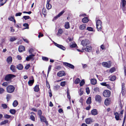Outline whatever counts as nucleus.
<instances>
[{"mask_svg":"<svg viewBox=\"0 0 126 126\" xmlns=\"http://www.w3.org/2000/svg\"><path fill=\"white\" fill-rule=\"evenodd\" d=\"M15 88V87L12 85H9L6 87V90L7 92L12 93L14 92Z\"/></svg>","mask_w":126,"mask_h":126,"instance_id":"obj_1","label":"nucleus"},{"mask_svg":"<svg viewBox=\"0 0 126 126\" xmlns=\"http://www.w3.org/2000/svg\"><path fill=\"white\" fill-rule=\"evenodd\" d=\"M15 77V76L12 74H9L6 76L4 78V80L6 81H9Z\"/></svg>","mask_w":126,"mask_h":126,"instance_id":"obj_2","label":"nucleus"},{"mask_svg":"<svg viewBox=\"0 0 126 126\" xmlns=\"http://www.w3.org/2000/svg\"><path fill=\"white\" fill-rule=\"evenodd\" d=\"M103 94L105 97H109L110 95L111 92L108 90H106L103 92Z\"/></svg>","mask_w":126,"mask_h":126,"instance_id":"obj_3","label":"nucleus"},{"mask_svg":"<svg viewBox=\"0 0 126 126\" xmlns=\"http://www.w3.org/2000/svg\"><path fill=\"white\" fill-rule=\"evenodd\" d=\"M102 65L104 67L109 68L111 66V63L110 62L108 63L106 62H104L102 63Z\"/></svg>","mask_w":126,"mask_h":126,"instance_id":"obj_4","label":"nucleus"},{"mask_svg":"<svg viewBox=\"0 0 126 126\" xmlns=\"http://www.w3.org/2000/svg\"><path fill=\"white\" fill-rule=\"evenodd\" d=\"M39 117L41 122H45L46 125L48 126V122L47 121L46 118L44 116L42 115Z\"/></svg>","mask_w":126,"mask_h":126,"instance_id":"obj_5","label":"nucleus"},{"mask_svg":"<svg viewBox=\"0 0 126 126\" xmlns=\"http://www.w3.org/2000/svg\"><path fill=\"white\" fill-rule=\"evenodd\" d=\"M63 63L65 66L69 67L70 68L74 69L75 68L73 65L68 63L64 62Z\"/></svg>","mask_w":126,"mask_h":126,"instance_id":"obj_6","label":"nucleus"},{"mask_svg":"<svg viewBox=\"0 0 126 126\" xmlns=\"http://www.w3.org/2000/svg\"><path fill=\"white\" fill-rule=\"evenodd\" d=\"M89 43V41L87 39L83 40L81 42V44L83 46H86Z\"/></svg>","mask_w":126,"mask_h":126,"instance_id":"obj_7","label":"nucleus"},{"mask_svg":"<svg viewBox=\"0 0 126 126\" xmlns=\"http://www.w3.org/2000/svg\"><path fill=\"white\" fill-rule=\"evenodd\" d=\"M54 43L55 45L61 49L63 50H65V48L62 45L58 44L55 42H54Z\"/></svg>","mask_w":126,"mask_h":126,"instance_id":"obj_8","label":"nucleus"},{"mask_svg":"<svg viewBox=\"0 0 126 126\" xmlns=\"http://www.w3.org/2000/svg\"><path fill=\"white\" fill-rule=\"evenodd\" d=\"M31 79L32 80H30L28 82V85L30 86H32L34 82V80L33 77L32 76H31Z\"/></svg>","mask_w":126,"mask_h":126,"instance_id":"obj_9","label":"nucleus"},{"mask_svg":"<svg viewBox=\"0 0 126 126\" xmlns=\"http://www.w3.org/2000/svg\"><path fill=\"white\" fill-rule=\"evenodd\" d=\"M95 99L96 102L100 103L101 101V98L100 95H97L95 96Z\"/></svg>","mask_w":126,"mask_h":126,"instance_id":"obj_10","label":"nucleus"},{"mask_svg":"<svg viewBox=\"0 0 126 126\" xmlns=\"http://www.w3.org/2000/svg\"><path fill=\"white\" fill-rule=\"evenodd\" d=\"M91 113L92 115H95L98 114V112L96 109H94L92 110Z\"/></svg>","mask_w":126,"mask_h":126,"instance_id":"obj_11","label":"nucleus"},{"mask_svg":"<svg viewBox=\"0 0 126 126\" xmlns=\"http://www.w3.org/2000/svg\"><path fill=\"white\" fill-rule=\"evenodd\" d=\"M18 50L19 52H22L23 51L25 50V47L23 46L20 45L19 47Z\"/></svg>","mask_w":126,"mask_h":126,"instance_id":"obj_12","label":"nucleus"},{"mask_svg":"<svg viewBox=\"0 0 126 126\" xmlns=\"http://www.w3.org/2000/svg\"><path fill=\"white\" fill-rule=\"evenodd\" d=\"M92 47L90 46H86V48L84 49L86 51H87L88 52H90L91 51Z\"/></svg>","mask_w":126,"mask_h":126,"instance_id":"obj_13","label":"nucleus"},{"mask_svg":"<svg viewBox=\"0 0 126 126\" xmlns=\"http://www.w3.org/2000/svg\"><path fill=\"white\" fill-rule=\"evenodd\" d=\"M110 98H107L104 101V104L105 105L107 106L110 104Z\"/></svg>","mask_w":126,"mask_h":126,"instance_id":"obj_14","label":"nucleus"},{"mask_svg":"<svg viewBox=\"0 0 126 126\" xmlns=\"http://www.w3.org/2000/svg\"><path fill=\"white\" fill-rule=\"evenodd\" d=\"M57 76L59 77H61L65 75L64 71H59L57 74Z\"/></svg>","mask_w":126,"mask_h":126,"instance_id":"obj_15","label":"nucleus"},{"mask_svg":"<svg viewBox=\"0 0 126 126\" xmlns=\"http://www.w3.org/2000/svg\"><path fill=\"white\" fill-rule=\"evenodd\" d=\"M34 54H31L29 56H27L26 58V60L27 61H29L30 60L32 59H33V57L34 56Z\"/></svg>","mask_w":126,"mask_h":126,"instance_id":"obj_16","label":"nucleus"},{"mask_svg":"<svg viewBox=\"0 0 126 126\" xmlns=\"http://www.w3.org/2000/svg\"><path fill=\"white\" fill-rule=\"evenodd\" d=\"M86 123L87 124H89L92 122V119L90 118H88L85 119Z\"/></svg>","mask_w":126,"mask_h":126,"instance_id":"obj_17","label":"nucleus"},{"mask_svg":"<svg viewBox=\"0 0 126 126\" xmlns=\"http://www.w3.org/2000/svg\"><path fill=\"white\" fill-rule=\"evenodd\" d=\"M114 115H115V118L116 120H121V119H119V114L118 112H115L114 113Z\"/></svg>","mask_w":126,"mask_h":126,"instance_id":"obj_18","label":"nucleus"},{"mask_svg":"<svg viewBox=\"0 0 126 126\" xmlns=\"http://www.w3.org/2000/svg\"><path fill=\"white\" fill-rule=\"evenodd\" d=\"M6 61L9 64L11 63L12 61V58L11 56L7 58Z\"/></svg>","mask_w":126,"mask_h":126,"instance_id":"obj_19","label":"nucleus"},{"mask_svg":"<svg viewBox=\"0 0 126 126\" xmlns=\"http://www.w3.org/2000/svg\"><path fill=\"white\" fill-rule=\"evenodd\" d=\"M121 3L122 4V8L124 9L126 5V1L125 0H121Z\"/></svg>","mask_w":126,"mask_h":126,"instance_id":"obj_20","label":"nucleus"},{"mask_svg":"<svg viewBox=\"0 0 126 126\" xmlns=\"http://www.w3.org/2000/svg\"><path fill=\"white\" fill-rule=\"evenodd\" d=\"M86 103L87 104L90 105L92 103L91 97L90 96H89L87 99Z\"/></svg>","mask_w":126,"mask_h":126,"instance_id":"obj_21","label":"nucleus"},{"mask_svg":"<svg viewBox=\"0 0 126 126\" xmlns=\"http://www.w3.org/2000/svg\"><path fill=\"white\" fill-rule=\"evenodd\" d=\"M40 89L39 88V85H36L34 88V91L35 92H37Z\"/></svg>","mask_w":126,"mask_h":126,"instance_id":"obj_22","label":"nucleus"},{"mask_svg":"<svg viewBox=\"0 0 126 126\" xmlns=\"http://www.w3.org/2000/svg\"><path fill=\"white\" fill-rule=\"evenodd\" d=\"M79 29L80 30H83L85 29L86 28V25L85 24H83L80 25L79 26Z\"/></svg>","mask_w":126,"mask_h":126,"instance_id":"obj_23","label":"nucleus"},{"mask_svg":"<svg viewBox=\"0 0 126 126\" xmlns=\"http://www.w3.org/2000/svg\"><path fill=\"white\" fill-rule=\"evenodd\" d=\"M17 68L19 70H21L23 68V66L22 64H19L17 65Z\"/></svg>","mask_w":126,"mask_h":126,"instance_id":"obj_24","label":"nucleus"},{"mask_svg":"<svg viewBox=\"0 0 126 126\" xmlns=\"http://www.w3.org/2000/svg\"><path fill=\"white\" fill-rule=\"evenodd\" d=\"M91 84L94 85L95 84L97 83L96 80L94 79H91Z\"/></svg>","mask_w":126,"mask_h":126,"instance_id":"obj_25","label":"nucleus"},{"mask_svg":"<svg viewBox=\"0 0 126 126\" xmlns=\"http://www.w3.org/2000/svg\"><path fill=\"white\" fill-rule=\"evenodd\" d=\"M110 80L111 81L114 80L116 79V77L115 76H111L110 77Z\"/></svg>","mask_w":126,"mask_h":126,"instance_id":"obj_26","label":"nucleus"},{"mask_svg":"<svg viewBox=\"0 0 126 126\" xmlns=\"http://www.w3.org/2000/svg\"><path fill=\"white\" fill-rule=\"evenodd\" d=\"M18 104V102L16 100H15L13 103V105L14 107H16Z\"/></svg>","mask_w":126,"mask_h":126,"instance_id":"obj_27","label":"nucleus"},{"mask_svg":"<svg viewBox=\"0 0 126 126\" xmlns=\"http://www.w3.org/2000/svg\"><path fill=\"white\" fill-rule=\"evenodd\" d=\"M82 22L84 23H86L88 21V19L87 17H86L82 19Z\"/></svg>","mask_w":126,"mask_h":126,"instance_id":"obj_28","label":"nucleus"},{"mask_svg":"<svg viewBox=\"0 0 126 126\" xmlns=\"http://www.w3.org/2000/svg\"><path fill=\"white\" fill-rule=\"evenodd\" d=\"M64 27L66 29H68L70 28L69 24L68 22H65Z\"/></svg>","mask_w":126,"mask_h":126,"instance_id":"obj_29","label":"nucleus"},{"mask_svg":"<svg viewBox=\"0 0 126 126\" xmlns=\"http://www.w3.org/2000/svg\"><path fill=\"white\" fill-rule=\"evenodd\" d=\"M8 122V120H5L2 122L0 123V125H3L7 123Z\"/></svg>","mask_w":126,"mask_h":126,"instance_id":"obj_30","label":"nucleus"},{"mask_svg":"<svg viewBox=\"0 0 126 126\" xmlns=\"http://www.w3.org/2000/svg\"><path fill=\"white\" fill-rule=\"evenodd\" d=\"M102 24V22L100 20H98L96 22V26L99 25H101Z\"/></svg>","mask_w":126,"mask_h":126,"instance_id":"obj_31","label":"nucleus"},{"mask_svg":"<svg viewBox=\"0 0 126 126\" xmlns=\"http://www.w3.org/2000/svg\"><path fill=\"white\" fill-rule=\"evenodd\" d=\"M67 97L69 99V101H70V102H71V97H70V94L69 92L68 91V90H67Z\"/></svg>","mask_w":126,"mask_h":126,"instance_id":"obj_32","label":"nucleus"},{"mask_svg":"<svg viewBox=\"0 0 126 126\" xmlns=\"http://www.w3.org/2000/svg\"><path fill=\"white\" fill-rule=\"evenodd\" d=\"M16 110L15 109H11L10 110V112L12 114H14L16 112Z\"/></svg>","mask_w":126,"mask_h":126,"instance_id":"obj_33","label":"nucleus"},{"mask_svg":"<svg viewBox=\"0 0 126 126\" xmlns=\"http://www.w3.org/2000/svg\"><path fill=\"white\" fill-rule=\"evenodd\" d=\"M11 95L9 94H7L6 95V99L7 101H8L11 99Z\"/></svg>","mask_w":126,"mask_h":126,"instance_id":"obj_34","label":"nucleus"},{"mask_svg":"<svg viewBox=\"0 0 126 126\" xmlns=\"http://www.w3.org/2000/svg\"><path fill=\"white\" fill-rule=\"evenodd\" d=\"M80 81V80L79 78H77L75 80L74 83L76 84H77L79 83Z\"/></svg>","mask_w":126,"mask_h":126,"instance_id":"obj_35","label":"nucleus"},{"mask_svg":"<svg viewBox=\"0 0 126 126\" xmlns=\"http://www.w3.org/2000/svg\"><path fill=\"white\" fill-rule=\"evenodd\" d=\"M37 114L39 116V117L42 116V112L41 110H39L38 111Z\"/></svg>","mask_w":126,"mask_h":126,"instance_id":"obj_36","label":"nucleus"},{"mask_svg":"<svg viewBox=\"0 0 126 126\" xmlns=\"http://www.w3.org/2000/svg\"><path fill=\"white\" fill-rule=\"evenodd\" d=\"M16 68V67L14 65H11L10 67V69L12 71H14Z\"/></svg>","mask_w":126,"mask_h":126,"instance_id":"obj_37","label":"nucleus"},{"mask_svg":"<svg viewBox=\"0 0 126 126\" xmlns=\"http://www.w3.org/2000/svg\"><path fill=\"white\" fill-rule=\"evenodd\" d=\"M96 28L98 31H100L101 30V25H97Z\"/></svg>","mask_w":126,"mask_h":126,"instance_id":"obj_38","label":"nucleus"},{"mask_svg":"<svg viewBox=\"0 0 126 126\" xmlns=\"http://www.w3.org/2000/svg\"><path fill=\"white\" fill-rule=\"evenodd\" d=\"M66 82L65 81L61 82L60 83V85L62 86H64L66 84Z\"/></svg>","mask_w":126,"mask_h":126,"instance_id":"obj_39","label":"nucleus"},{"mask_svg":"<svg viewBox=\"0 0 126 126\" xmlns=\"http://www.w3.org/2000/svg\"><path fill=\"white\" fill-rule=\"evenodd\" d=\"M4 117L5 118L8 119L11 117V116L7 114H5L4 115Z\"/></svg>","mask_w":126,"mask_h":126,"instance_id":"obj_40","label":"nucleus"},{"mask_svg":"<svg viewBox=\"0 0 126 126\" xmlns=\"http://www.w3.org/2000/svg\"><path fill=\"white\" fill-rule=\"evenodd\" d=\"M17 38H15V37H13L10 38V41L11 42H13L16 40Z\"/></svg>","mask_w":126,"mask_h":126,"instance_id":"obj_41","label":"nucleus"},{"mask_svg":"<svg viewBox=\"0 0 126 126\" xmlns=\"http://www.w3.org/2000/svg\"><path fill=\"white\" fill-rule=\"evenodd\" d=\"M42 60L45 61H47L48 60V58L46 57L42 56Z\"/></svg>","mask_w":126,"mask_h":126,"instance_id":"obj_42","label":"nucleus"},{"mask_svg":"<svg viewBox=\"0 0 126 126\" xmlns=\"http://www.w3.org/2000/svg\"><path fill=\"white\" fill-rule=\"evenodd\" d=\"M14 19H15L14 17V16H9L8 18V19L11 21H13V20Z\"/></svg>","mask_w":126,"mask_h":126,"instance_id":"obj_43","label":"nucleus"},{"mask_svg":"<svg viewBox=\"0 0 126 126\" xmlns=\"http://www.w3.org/2000/svg\"><path fill=\"white\" fill-rule=\"evenodd\" d=\"M23 26L24 27H26L24 29H28L29 28V24L28 23H26L23 24Z\"/></svg>","mask_w":126,"mask_h":126,"instance_id":"obj_44","label":"nucleus"},{"mask_svg":"<svg viewBox=\"0 0 126 126\" xmlns=\"http://www.w3.org/2000/svg\"><path fill=\"white\" fill-rule=\"evenodd\" d=\"M85 82L84 79L82 80L80 83V86H82L85 84Z\"/></svg>","mask_w":126,"mask_h":126,"instance_id":"obj_45","label":"nucleus"},{"mask_svg":"<svg viewBox=\"0 0 126 126\" xmlns=\"http://www.w3.org/2000/svg\"><path fill=\"white\" fill-rule=\"evenodd\" d=\"M86 92L87 94H89L90 91L89 89V88L88 87H87L86 89Z\"/></svg>","mask_w":126,"mask_h":126,"instance_id":"obj_46","label":"nucleus"},{"mask_svg":"<svg viewBox=\"0 0 126 126\" xmlns=\"http://www.w3.org/2000/svg\"><path fill=\"white\" fill-rule=\"evenodd\" d=\"M46 7L47 9H49L51 8V5L49 3L47 4Z\"/></svg>","mask_w":126,"mask_h":126,"instance_id":"obj_47","label":"nucleus"},{"mask_svg":"<svg viewBox=\"0 0 126 126\" xmlns=\"http://www.w3.org/2000/svg\"><path fill=\"white\" fill-rule=\"evenodd\" d=\"M64 12V11L63 10L61 12H60L58 15V16H59V17H60L61 16L63 13Z\"/></svg>","mask_w":126,"mask_h":126,"instance_id":"obj_48","label":"nucleus"},{"mask_svg":"<svg viewBox=\"0 0 126 126\" xmlns=\"http://www.w3.org/2000/svg\"><path fill=\"white\" fill-rule=\"evenodd\" d=\"M1 106L3 109H6L7 108V105L6 104H2Z\"/></svg>","mask_w":126,"mask_h":126,"instance_id":"obj_49","label":"nucleus"},{"mask_svg":"<svg viewBox=\"0 0 126 126\" xmlns=\"http://www.w3.org/2000/svg\"><path fill=\"white\" fill-rule=\"evenodd\" d=\"M94 90L95 92H99V88L98 87H95L94 89Z\"/></svg>","mask_w":126,"mask_h":126,"instance_id":"obj_50","label":"nucleus"},{"mask_svg":"<svg viewBox=\"0 0 126 126\" xmlns=\"http://www.w3.org/2000/svg\"><path fill=\"white\" fill-rule=\"evenodd\" d=\"M77 46V45L76 44H72L70 45V47L71 48L75 47Z\"/></svg>","mask_w":126,"mask_h":126,"instance_id":"obj_51","label":"nucleus"},{"mask_svg":"<svg viewBox=\"0 0 126 126\" xmlns=\"http://www.w3.org/2000/svg\"><path fill=\"white\" fill-rule=\"evenodd\" d=\"M86 29L90 31H93V28L91 27H88Z\"/></svg>","mask_w":126,"mask_h":126,"instance_id":"obj_52","label":"nucleus"},{"mask_svg":"<svg viewBox=\"0 0 126 126\" xmlns=\"http://www.w3.org/2000/svg\"><path fill=\"white\" fill-rule=\"evenodd\" d=\"M30 119L32 121H34L35 120V118L33 115H31L30 117Z\"/></svg>","mask_w":126,"mask_h":126,"instance_id":"obj_53","label":"nucleus"},{"mask_svg":"<svg viewBox=\"0 0 126 126\" xmlns=\"http://www.w3.org/2000/svg\"><path fill=\"white\" fill-rule=\"evenodd\" d=\"M4 91V90L3 88H0V94H2Z\"/></svg>","mask_w":126,"mask_h":126,"instance_id":"obj_54","label":"nucleus"},{"mask_svg":"<svg viewBox=\"0 0 126 126\" xmlns=\"http://www.w3.org/2000/svg\"><path fill=\"white\" fill-rule=\"evenodd\" d=\"M23 18H24L25 20H26L28 19H29L30 17L29 16H24L23 17Z\"/></svg>","mask_w":126,"mask_h":126,"instance_id":"obj_55","label":"nucleus"},{"mask_svg":"<svg viewBox=\"0 0 126 126\" xmlns=\"http://www.w3.org/2000/svg\"><path fill=\"white\" fill-rule=\"evenodd\" d=\"M63 33V31L61 29H59L58 31V33L60 34H62Z\"/></svg>","mask_w":126,"mask_h":126,"instance_id":"obj_56","label":"nucleus"},{"mask_svg":"<svg viewBox=\"0 0 126 126\" xmlns=\"http://www.w3.org/2000/svg\"><path fill=\"white\" fill-rule=\"evenodd\" d=\"M100 84L102 86H107V84L106 82H103L100 83Z\"/></svg>","mask_w":126,"mask_h":126,"instance_id":"obj_57","label":"nucleus"},{"mask_svg":"<svg viewBox=\"0 0 126 126\" xmlns=\"http://www.w3.org/2000/svg\"><path fill=\"white\" fill-rule=\"evenodd\" d=\"M121 93L123 95H125V89H122Z\"/></svg>","mask_w":126,"mask_h":126,"instance_id":"obj_58","label":"nucleus"},{"mask_svg":"<svg viewBox=\"0 0 126 126\" xmlns=\"http://www.w3.org/2000/svg\"><path fill=\"white\" fill-rule=\"evenodd\" d=\"M30 66V65L28 64L26 65L25 67V68L27 70L29 68Z\"/></svg>","mask_w":126,"mask_h":126,"instance_id":"obj_59","label":"nucleus"},{"mask_svg":"<svg viewBox=\"0 0 126 126\" xmlns=\"http://www.w3.org/2000/svg\"><path fill=\"white\" fill-rule=\"evenodd\" d=\"M33 51V50L32 48H30L29 51V52L30 54H32Z\"/></svg>","mask_w":126,"mask_h":126,"instance_id":"obj_60","label":"nucleus"},{"mask_svg":"<svg viewBox=\"0 0 126 126\" xmlns=\"http://www.w3.org/2000/svg\"><path fill=\"white\" fill-rule=\"evenodd\" d=\"M8 85V83L7 82H4L2 84V85L6 87Z\"/></svg>","mask_w":126,"mask_h":126,"instance_id":"obj_61","label":"nucleus"},{"mask_svg":"<svg viewBox=\"0 0 126 126\" xmlns=\"http://www.w3.org/2000/svg\"><path fill=\"white\" fill-rule=\"evenodd\" d=\"M107 87V88L109 90H111V88L110 86V85L109 84H108L107 85V86H106Z\"/></svg>","mask_w":126,"mask_h":126,"instance_id":"obj_62","label":"nucleus"},{"mask_svg":"<svg viewBox=\"0 0 126 126\" xmlns=\"http://www.w3.org/2000/svg\"><path fill=\"white\" fill-rule=\"evenodd\" d=\"M22 13H21L19 12L16 13L15 15L16 16H20L22 15Z\"/></svg>","mask_w":126,"mask_h":126,"instance_id":"obj_63","label":"nucleus"},{"mask_svg":"<svg viewBox=\"0 0 126 126\" xmlns=\"http://www.w3.org/2000/svg\"><path fill=\"white\" fill-rule=\"evenodd\" d=\"M91 108V106L90 105H89L86 107L85 108L86 110H89L90 108Z\"/></svg>","mask_w":126,"mask_h":126,"instance_id":"obj_64","label":"nucleus"}]
</instances>
